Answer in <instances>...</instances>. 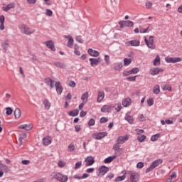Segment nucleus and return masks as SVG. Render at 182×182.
I'll use <instances>...</instances> for the list:
<instances>
[{
  "instance_id": "1",
  "label": "nucleus",
  "mask_w": 182,
  "mask_h": 182,
  "mask_svg": "<svg viewBox=\"0 0 182 182\" xmlns=\"http://www.w3.org/2000/svg\"><path fill=\"white\" fill-rule=\"evenodd\" d=\"M53 178L58 180L60 182H67L68 181V176L63 175L60 173H54L52 175Z\"/></svg>"
},
{
  "instance_id": "2",
  "label": "nucleus",
  "mask_w": 182,
  "mask_h": 182,
  "mask_svg": "<svg viewBox=\"0 0 182 182\" xmlns=\"http://www.w3.org/2000/svg\"><path fill=\"white\" fill-rule=\"evenodd\" d=\"M144 42L149 49H156V45H154V36H150L149 40L145 37Z\"/></svg>"
},
{
  "instance_id": "3",
  "label": "nucleus",
  "mask_w": 182,
  "mask_h": 182,
  "mask_svg": "<svg viewBox=\"0 0 182 182\" xmlns=\"http://www.w3.org/2000/svg\"><path fill=\"white\" fill-rule=\"evenodd\" d=\"M129 176L130 177V181L132 182H138L139 181V173L136 172H133L132 171H127L125 173V176Z\"/></svg>"
},
{
  "instance_id": "4",
  "label": "nucleus",
  "mask_w": 182,
  "mask_h": 182,
  "mask_svg": "<svg viewBox=\"0 0 182 182\" xmlns=\"http://www.w3.org/2000/svg\"><path fill=\"white\" fill-rule=\"evenodd\" d=\"M163 163V161L161 160H155L151 166L146 168V173H150V171H153L156 167L159 166V164H161Z\"/></svg>"
},
{
  "instance_id": "5",
  "label": "nucleus",
  "mask_w": 182,
  "mask_h": 182,
  "mask_svg": "<svg viewBox=\"0 0 182 182\" xmlns=\"http://www.w3.org/2000/svg\"><path fill=\"white\" fill-rule=\"evenodd\" d=\"M119 28L123 29V28L126 27H132L134 25V23L132 21H119Z\"/></svg>"
},
{
  "instance_id": "6",
  "label": "nucleus",
  "mask_w": 182,
  "mask_h": 182,
  "mask_svg": "<svg viewBox=\"0 0 182 182\" xmlns=\"http://www.w3.org/2000/svg\"><path fill=\"white\" fill-rule=\"evenodd\" d=\"M20 29L22 33H25V35H32V33H33V31H31V28L26 26L25 24H22L20 26Z\"/></svg>"
},
{
  "instance_id": "7",
  "label": "nucleus",
  "mask_w": 182,
  "mask_h": 182,
  "mask_svg": "<svg viewBox=\"0 0 182 182\" xmlns=\"http://www.w3.org/2000/svg\"><path fill=\"white\" fill-rule=\"evenodd\" d=\"M165 60L166 63H177V62H181L182 59L180 57H176V58L166 57L165 58Z\"/></svg>"
},
{
  "instance_id": "8",
  "label": "nucleus",
  "mask_w": 182,
  "mask_h": 182,
  "mask_svg": "<svg viewBox=\"0 0 182 182\" xmlns=\"http://www.w3.org/2000/svg\"><path fill=\"white\" fill-rule=\"evenodd\" d=\"M112 109H114V106L113 105H103L102 107L101 108V112L102 113H110V110H112Z\"/></svg>"
},
{
  "instance_id": "9",
  "label": "nucleus",
  "mask_w": 182,
  "mask_h": 182,
  "mask_svg": "<svg viewBox=\"0 0 182 182\" xmlns=\"http://www.w3.org/2000/svg\"><path fill=\"white\" fill-rule=\"evenodd\" d=\"M160 72H164V70H163V68H153L149 70V73L152 76H156V75H159Z\"/></svg>"
},
{
  "instance_id": "10",
  "label": "nucleus",
  "mask_w": 182,
  "mask_h": 182,
  "mask_svg": "<svg viewBox=\"0 0 182 182\" xmlns=\"http://www.w3.org/2000/svg\"><path fill=\"white\" fill-rule=\"evenodd\" d=\"M55 86L58 95H62V92H63V87H62L60 81H56Z\"/></svg>"
},
{
  "instance_id": "11",
  "label": "nucleus",
  "mask_w": 182,
  "mask_h": 182,
  "mask_svg": "<svg viewBox=\"0 0 182 182\" xmlns=\"http://www.w3.org/2000/svg\"><path fill=\"white\" fill-rule=\"evenodd\" d=\"M106 136H107V132H100L97 134H93V137H95L96 140H102V139H103V137H106Z\"/></svg>"
},
{
  "instance_id": "12",
  "label": "nucleus",
  "mask_w": 182,
  "mask_h": 182,
  "mask_svg": "<svg viewBox=\"0 0 182 182\" xmlns=\"http://www.w3.org/2000/svg\"><path fill=\"white\" fill-rule=\"evenodd\" d=\"M46 45L47 48L50 49V50H52L53 52H55L56 50V48H55V43H53V41L52 40L46 41Z\"/></svg>"
},
{
  "instance_id": "13",
  "label": "nucleus",
  "mask_w": 182,
  "mask_h": 182,
  "mask_svg": "<svg viewBox=\"0 0 182 182\" xmlns=\"http://www.w3.org/2000/svg\"><path fill=\"white\" fill-rule=\"evenodd\" d=\"M127 140H129V135L119 136L116 141L118 143V144H123V143H125Z\"/></svg>"
},
{
  "instance_id": "14",
  "label": "nucleus",
  "mask_w": 182,
  "mask_h": 182,
  "mask_svg": "<svg viewBox=\"0 0 182 182\" xmlns=\"http://www.w3.org/2000/svg\"><path fill=\"white\" fill-rule=\"evenodd\" d=\"M107 171H109V168L106 167L105 166H102L99 168L98 176H105Z\"/></svg>"
},
{
  "instance_id": "15",
  "label": "nucleus",
  "mask_w": 182,
  "mask_h": 182,
  "mask_svg": "<svg viewBox=\"0 0 182 182\" xmlns=\"http://www.w3.org/2000/svg\"><path fill=\"white\" fill-rule=\"evenodd\" d=\"M89 60L91 66H97L100 63V57L97 58H90Z\"/></svg>"
},
{
  "instance_id": "16",
  "label": "nucleus",
  "mask_w": 182,
  "mask_h": 182,
  "mask_svg": "<svg viewBox=\"0 0 182 182\" xmlns=\"http://www.w3.org/2000/svg\"><path fill=\"white\" fill-rule=\"evenodd\" d=\"M87 53H88V55H90V56H92L94 58H97V56H99V55H100L99 51L95 50L92 48H89L87 50Z\"/></svg>"
},
{
  "instance_id": "17",
  "label": "nucleus",
  "mask_w": 182,
  "mask_h": 182,
  "mask_svg": "<svg viewBox=\"0 0 182 182\" xmlns=\"http://www.w3.org/2000/svg\"><path fill=\"white\" fill-rule=\"evenodd\" d=\"M43 146H49L52 143V137L48 136L47 137L43 138Z\"/></svg>"
},
{
  "instance_id": "18",
  "label": "nucleus",
  "mask_w": 182,
  "mask_h": 182,
  "mask_svg": "<svg viewBox=\"0 0 182 182\" xmlns=\"http://www.w3.org/2000/svg\"><path fill=\"white\" fill-rule=\"evenodd\" d=\"M123 68V63L118 62L114 63V70L116 71L120 72L122 69Z\"/></svg>"
},
{
  "instance_id": "19",
  "label": "nucleus",
  "mask_w": 182,
  "mask_h": 182,
  "mask_svg": "<svg viewBox=\"0 0 182 182\" xmlns=\"http://www.w3.org/2000/svg\"><path fill=\"white\" fill-rule=\"evenodd\" d=\"M44 82L46 84L47 86H50L51 87V89H53V87H55V85H53V82L55 81H53V80L47 77L44 79Z\"/></svg>"
},
{
  "instance_id": "20",
  "label": "nucleus",
  "mask_w": 182,
  "mask_h": 182,
  "mask_svg": "<svg viewBox=\"0 0 182 182\" xmlns=\"http://www.w3.org/2000/svg\"><path fill=\"white\" fill-rule=\"evenodd\" d=\"M23 139H26V133L21 132L19 134L18 146H22V140H23Z\"/></svg>"
},
{
  "instance_id": "21",
  "label": "nucleus",
  "mask_w": 182,
  "mask_h": 182,
  "mask_svg": "<svg viewBox=\"0 0 182 182\" xmlns=\"http://www.w3.org/2000/svg\"><path fill=\"white\" fill-rule=\"evenodd\" d=\"M68 114H69L72 117H76V116L79 115V109H75L71 110L68 112Z\"/></svg>"
},
{
  "instance_id": "22",
  "label": "nucleus",
  "mask_w": 182,
  "mask_h": 182,
  "mask_svg": "<svg viewBox=\"0 0 182 182\" xmlns=\"http://www.w3.org/2000/svg\"><path fill=\"white\" fill-rule=\"evenodd\" d=\"M14 8H15V3L8 4L6 7H2V10L4 11V12H8V11L14 9Z\"/></svg>"
},
{
  "instance_id": "23",
  "label": "nucleus",
  "mask_w": 182,
  "mask_h": 182,
  "mask_svg": "<svg viewBox=\"0 0 182 182\" xmlns=\"http://www.w3.org/2000/svg\"><path fill=\"white\" fill-rule=\"evenodd\" d=\"M105 99V92H98L97 103H100Z\"/></svg>"
},
{
  "instance_id": "24",
  "label": "nucleus",
  "mask_w": 182,
  "mask_h": 182,
  "mask_svg": "<svg viewBox=\"0 0 182 182\" xmlns=\"http://www.w3.org/2000/svg\"><path fill=\"white\" fill-rule=\"evenodd\" d=\"M124 119L127 122H128V123H129V124H133V123H134V119H133L132 116L126 114Z\"/></svg>"
},
{
  "instance_id": "25",
  "label": "nucleus",
  "mask_w": 182,
  "mask_h": 182,
  "mask_svg": "<svg viewBox=\"0 0 182 182\" xmlns=\"http://www.w3.org/2000/svg\"><path fill=\"white\" fill-rule=\"evenodd\" d=\"M132 105V99L130 98H126L123 102H122V105L124 107H128V106H130Z\"/></svg>"
},
{
  "instance_id": "26",
  "label": "nucleus",
  "mask_w": 182,
  "mask_h": 182,
  "mask_svg": "<svg viewBox=\"0 0 182 182\" xmlns=\"http://www.w3.org/2000/svg\"><path fill=\"white\" fill-rule=\"evenodd\" d=\"M22 114V111L19 108H16L14 110V116L15 119H19L21 117V115Z\"/></svg>"
},
{
  "instance_id": "27",
  "label": "nucleus",
  "mask_w": 182,
  "mask_h": 182,
  "mask_svg": "<svg viewBox=\"0 0 182 182\" xmlns=\"http://www.w3.org/2000/svg\"><path fill=\"white\" fill-rule=\"evenodd\" d=\"M18 129H23V130L29 131V130H32V126H31V124H22L18 127Z\"/></svg>"
},
{
  "instance_id": "28",
  "label": "nucleus",
  "mask_w": 182,
  "mask_h": 182,
  "mask_svg": "<svg viewBox=\"0 0 182 182\" xmlns=\"http://www.w3.org/2000/svg\"><path fill=\"white\" fill-rule=\"evenodd\" d=\"M54 65L58 68V69H66V65L60 62H55Z\"/></svg>"
},
{
  "instance_id": "29",
  "label": "nucleus",
  "mask_w": 182,
  "mask_h": 182,
  "mask_svg": "<svg viewBox=\"0 0 182 182\" xmlns=\"http://www.w3.org/2000/svg\"><path fill=\"white\" fill-rule=\"evenodd\" d=\"M160 63H161L160 55H156L155 59L154 60L153 65L154 66H159Z\"/></svg>"
},
{
  "instance_id": "30",
  "label": "nucleus",
  "mask_w": 182,
  "mask_h": 182,
  "mask_svg": "<svg viewBox=\"0 0 182 182\" xmlns=\"http://www.w3.org/2000/svg\"><path fill=\"white\" fill-rule=\"evenodd\" d=\"M128 43H130L131 46H140V41L138 40L130 41Z\"/></svg>"
},
{
  "instance_id": "31",
  "label": "nucleus",
  "mask_w": 182,
  "mask_h": 182,
  "mask_svg": "<svg viewBox=\"0 0 182 182\" xmlns=\"http://www.w3.org/2000/svg\"><path fill=\"white\" fill-rule=\"evenodd\" d=\"M88 97H89V92H85L84 94H82L81 97V100L83 101L84 103H87Z\"/></svg>"
},
{
  "instance_id": "32",
  "label": "nucleus",
  "mask_w": 182,
  "mask_h": 182,
  "mask_svg": "<svg viewBox=\"0 0 182 182\" xmlns=\"http://www.w3.org/2000/svg\"><path fill=\"white\" fill-rule=\"evenodd\" d=\"M163 90H168V92H173V88L169 85H164L161 86Z\"/></svg>"
},
{
  "instance_id": "33",
  "label": "nucleus",
  "mask_w": 182,
  "mask_h": 182,
  "mask_svg": "<svg viewBox=\"0 0 182 182\" xmlns=\"http://www.w3.org/2000/svg\"><path fill=\"white\" fill-rule=\"evenodd\" d=\"M153 92L154 95H159L160 93V86L159 85L153 87Z\"/></svg>"
},
{
  "instance_id": "34",
  "label": "nucleus",
  "mask_w": 182,
  "mask_h": 182,
  "mask_svg": "<svg viewBox=\"0 0 182 182\" xmlns=\"http://www.w3.org/2000/svg\"><path fill=\"white\" fill-rule=\"evenodd\" d=\"M159 137H160V134H156L154 135H152L151 137V141H157Z\"/></svg>"
},
{
  "instance_id": "35",
  "label": "nucleus",
  "mask_w": 182,
  "mask_h": 182,
  "mask_svg": "<svg viewBox=\"0 0 182 182\" xmlns=\"http://www.w3.org/2000/svg\"><path fill=\"white\" fill-rule=\"evenodd\" d=\"M4 52L8 50V48L9 47V43H8V41H5L4 43L1 45Z\"/></svg>"
},
{
  "instance_id": "36",
  "label": "nucleus",
  "mask_w": 182,
  "mask_h": 182,
  "mask_svg": "<svg viewBox=\"0 0 182 182\" xmlns=\"http://www.w3.org/2000/svg\"><path fill=\"white\" fill-rule=\"evenodd\" d=\"M150 29V24L148 25L147 28H143V27H139L140 33H147V31Z\"/></svg>"
},
{
  "instance_id": "37",
  "label": "nucleus",
  "mask_w": 182,
  "mask_h": 182,
  "mask_svg": "<svg viewBox=\"0 0 182 182\" xmlns=\"http://www.w3.org/2000/svg\"><path fill=\"white\" fill-rule=\"evenodd\" d=\"M132 63V58L124 59V66H129Z\"/></svg>"
},
{
  "instance_id": "38",
  "label": "nucleus",
  "mask_w": 182,
  "mask_h": 182,
  "mask_svg": "<svg viewBox=\"0 0 182 182\" xmlns=\"http://www.w3.org/2000/svg\"><path fill=\"white\" fill-rule=\"evenodd\" d=\"M73 42H74L73 38L70 37V38H69V40H68V43H67V45H68V48H73Z\"/></svg>"
},
{
  "instance_id": "39",
  "label": "nucleus",
  "mask_w": 182,
  "mask_h": 182,
  "mask_svg": "<svg viewBox=\"0 0 182 182\" xmlns=\"http://www.w3.org/2000/svg\"><path fill=\"white\" fill-rule=\"evenodd\" d=\"M14 112V109H12V108L7 107L6 108V114L7 116H11V114H12V112Z\"/></svg>"
},
{
  "instance_id": "40",
  "label": "nucleus",
  "mask_w": 182,
  "mask_h": 182,
  "mask_svg": "<svg viewBox=\"0 0 182 182\" xmlns=\"http://www.w3.org/2000/svg\"><path fill=\"white\" fill-rule=\"evenodd\" d=\"M140 72V69L137 67H135L131 70L132 75H136Z\"/></svg>"
},
{
  "instance_id": "41",
  "label": "nucleus",
  "mask_w": 182,
  "mask_h": 182,
  "mask_svg": "<svg viewBox=\"0 0 182 182\" xmlns=\"http://www.w3.org/2000/svg\"><path fill=\"white\" fill-rule=\"evenodd\" d=\"M146 139V135H141V136H137V140L139 143H143Z\"/></svg>"
},
{
  "instance_id": "42",
  "label": "nucleus",
  "mask_w": 182,
  "mask_h": 182,
  "mask_svg": "<svg viewBox=\"0 0 182 182\" xmlns=\"http://www.w3.org/2000/svg\"><path fill=\"white\" fill-rule=\"evenodd\" d=\"M92 164H95V160H86L85 161L86 167H89V166H92Z\"/></svg>"
},
{
  "instance_id": "43",
  "label": "nucleus",
  "mask_w": 182,
  "mask_h": 182,
  "mask_svg": "<svg viewBox=\"0 0 182 182\" xmlns=\"http://www.w3.org/2000/svg\"><path fill=\"white\" fill-rule=\"evenodd\" d=\"M126 176H127L126 173H124V176L117 177L115 179V181L116 182L122 181V180H124L126 178Z\"/></svg>"
},
{
  "instance_id": "44",
  "label": "nucleus",
  "mask_w": 182,
  "mask_h": 182,
  "mask_svg": "<svg viewBox=\"0 0 182 182\" xmlns=\"http://www.w3.org/2000/svg\"><path fill=\"white\" fill-rule=\"evenodd\" d=\"M120 144H118V142H116L115 144L113 145L112 149L114 150V151H117L118 150H120Z\"/></svg>"
},
{
  "instance_id": "45",
  "label": "nucleus",
  "mask_w": 182,
  "mask_h": 182,
  "mask_svg": "<svg viewBox=\"0 0 182 182\" xmlns=\"http://www.w3.org/2000/svg\"><path fill=\"white\" fill-rule=\"evenodd\" d=\"M43 105H44L46 109H49L50 108V103H49V101L48 100H45L43 101Z\"/></svg>"
},
{
  "instance_id": "46",
  "label": "nucleus",
  "mask_w": 182,
  "mask_h": 182,
  "mask_svg": "<svg viewBox=\"0 0 182 182\" xmlns=\"http://www.w3.org/2000/svg\"><path fill=\"white\" fill-rule=\"evenodd\" d=\"M137 77V75H134L132 77H128L126 78V80L128 82H136V78Z\"/></svg>"
},
{
  "instance_id": "47",
  "label": "nucleus",
  "mask_w": 182,
  "mask_h": 182,
  "mask_svg": "<svg viewBox=\"0 0 182 182\" xmlns=\"http://www.w3.org/2000/svg\"><path fill=\"white\" fill-rule=\"evenodd\" d=\"M88 126H95V124H96V121L95 120V119L91 118L88 122H87Z\"/></svg>"
},
{
  "instance_id": "48",
  "label": "nucleus",
  "mask_w": 182,
  "mask_h": 182,
  "mask_svg": "<svg viewBox=\"0 0 182 182\" xmlns=\"http://www.w3.org/2000/svg\"><path fill=\"white\" fill-rule=\"evenodd\" d=\"M68 151H70V153L75 151V145L71 143L68 145Z\"/></svg>"
},
{
  "instance_id": "49",
  "label": "nucleus",
  "mask_w": 182,
  "mask_h": 182,
  "mask_svg": "<svg viewBox=\"0 0 182 182\" xmlns=\"http://www.w3.org/2000/svg\"><path fill=\"white\" fill-rule=\"evenodd\" d=\"M87 177H89V174L87 173H83L82 177H79L77 176H74L75 178H78V180H80V178H87Z\"/></svg>"
},
{
  "instance_id": "50",
  "label": "nucleus",
  "mask_w": 182,
  "mask_h": 182,
  "mask_svg": "<svg viewBox=\"0 0 182 182\" xmlns=\"http://www.w3.org/2000/svg\"><path fill=\"white\" fill-rule=\"evenodd\" d=\"M147 105L148 106H153L154 105V100H153V98H149L147 100Z\"/></svg>"
},
{
  "instance_id": "51",
  "label": "nucleus",
  "mask_w": 182,
  "mask_h": 182,
  "mask_svg": "<svg viewBox=\"0 0 182 182\" xmlns=\"http://www.w3.org/2000/svg\"><path fill=\"white\" fill-rule=\"evenodd\" d=\"M58 167H65V166H66V162L63 161H59L58 163Z\"/></svg>"
},
{
  "instance_id": "52",
  "label": "nucleus",
  "mask_w": 182,
  "mask_h": 182,
  "mask_svg": "<svg viewBox=\"0 0 182 182\" xmlns=\"http://www.w3.org/2000/svg\"><path fill=\"white\" fill-rule=\"evenodd\" d=\"M146 7L147 8V9H150L151 8V6H153V3H151V1H148L146 2L145 4Z\"/></svg>"
},
{
  "instance_id": "53",
  "label": "nucleus",
  "mask_w": 182,
  "mask_h": 182,
  "mask_svg": "<svg viewBox=\"0 0 182 182\" xmlns=\"http://www.w3.org/2000/svg\"><path fill=\"white\" fill-rule=\"evenodd\" d=\"M105 63H107V65H110V57L107 55H105Z\"/></svg>"
},
{
  "instance_id": "54",
  "label": "nucleus",
  "mask_w": 182,
  "mask_h": 182,
  "mask_svg": "<svg viewBox=\"0 0 182 182\" xmlns=\"http://www.w3.org/2000/svg\"><path fill=\"white\" fill-rule=\"evenodd\" d=\"M46 14L47 16H53V11L50 9H46Z\"/></svg>"
},
{
  "instance_id": "55",
  "label": "nucleus",
  "mask_w": 182,
  "mask_h": 182,
  "mask_svg": "<svg viewBox=\"0 0 182 182\" xmlns=\"http://www.w3.org/2000/svg\"><path fill=\"white\" fill-rule=\"evenodd\" d=\"M177 176L176 175V173H173L171 176L170 178L168 179H167V182H171V180H173V178H176Z\"/></svg>"
},
{
  "instance_id": "56",
  "label": "nucleus",
  "mask_w": 182,
  "mask_h": 182,
  "mask_svg": "<svg viewBox=\"0 0 182 182\" xmlns=\"http://www.w3.org/2000/svg\"><path fill=\"white\" fill-rule=\"evenodd\" d=\"M75 41L77 42H78L79 43H83V39H82V36H77L76 38H75Z\"/></svg>"
},
{
  "instance_id": "57",
  "label": "nucleus",
  "mask_w": 182,
  "mask_h": 182,
  "mask_svg": "<svg viewBox=\"0 0 182 182\" xmlns=\"http://www.w3.org/2000/svg\"><path fill=\"white\" fill-rule=\"evenodd\" d=\"M82 166V161H78L75 164V170H77V168H80Z\"/></svg>"
},
{
  "instance_id": "58",
  "label": "nucleus",
  "mask_w": 182,
  "mask_h": 182,
  "mask_svg": "<svg viewBox=\"0 0 182 182\" xmlns=\"http://www.w3.org/2000/svg\"><path fill=\"white\" fill-rule=\"evenodd\" d=\"M122 75H123V76H129V75H132V71H131V70L129 71L124 70L122 73Z\"/></svg>"
},
{
  "instance_id": "59",
  "label": "nucleus",
  "mask_w": 182,
  "mask_h": 182,
  "mask_svg": "<svg viewBox=\"0 0 182 182\" xmlns=\"http://www.w3.org/2000/svg\"><path fill=\"white\" fill-rule=\"evenodd\" d=\"M136 167H137V168H143V167H144V163H143V162H139V163L136 164Z\"/></svg>"
},
{
  "instance_id": "60",
  "label": "nucleus",
  "mask_w": 182,
  "mask_h": 182,
  "mask_svg": "<svg viewBox=\"0 0 182 182\" xmlns=\"http://www.w3.org/2000/svg\"><path fill=\"white\" fill-rule=\"evenodd\" d=\"M100 123H107V118L102 117L100 119Z\"/></svg>"
},
{
  "instance_id": "61",
  "label": "nucleus",
  "mask_w": 182,
  "mask_h": 182,
  "mask_svg": "<svg viewBox=\"0 0 182 182\" xmlns=\"http://www.w3.org/2000/svg\"><path fill=\"white\" fill-rule=\"evenodd\" d=\"M116 157H117L116 155H113V156H110L105 158V160H114V159H116Z\"/></svg>"
},
{
  "instance_id": "62",
  "label": "nucleus",
  "mask_w": 182,
  "mask_h": 182,
  "mask_svg": "<svg viewBox=\"0 0 182 182\" xmlns=\"http://www.w3.org/2000/svg\"><path fill=\"white\" fill-rule=\"evenodd\" d=\"M69 86H70V87H75L76 86V82H75L73 80H70L69 82Z\"/></svg>"
},
{
  "instance_id": "63",
  "label": "nucleus",
  "mask_w": 182,
  "mask_h": 182,
  "mask_svg": "<svg viewBox=\"0 0 182 182\" xmlns=\"http://www.w3.org/2000/svg\"><path fill=\"white\" fill-rule=\"evenodd\" d=\"M0 23H5V16H0Z\"/></svg>"
},
{
  "instance_id": "64",
  "label": "nucleus",
  "mask_w": 182,
  "mask_h": 182,
  "mask_svg": "<svg viewBox=\"0 0 182 182\" xmlns=\"http://www.w3.org/2000/svg\"><path fill=\"white\" fill-rule=\"evenodd\" d=\"M86 114H87V112H86L85 111H81L80 113V117H85V116H86Z\"/></svg>"
}]
</instances>
